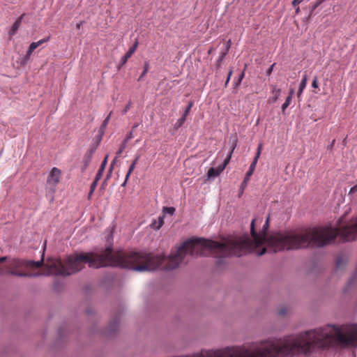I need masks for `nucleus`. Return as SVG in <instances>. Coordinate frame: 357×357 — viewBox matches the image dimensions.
Listing matches in <instances>:
<instances>
[{
  "label": "nucleus",
  "mask_w": 357,
  "mask_h": 357,
  "mask_svg": "<svg viewBox=\"0 0 357 357\" xmlns=\"http://www.w3.org/2000/svg\"><path fill=\"white\" fill-rule=\"evenodd\" d=\"M107 245L105 248L91 252L75 253L67 257L64 261L60 259L50 257L46 267L55 275L63 277L77 273L86 264L89 268L119 267L136 272L153 271L160 268L165 257L152 255L146 252H114L112 233L105 236Z\"/></svg>",
  "instance_id": "nucleus-1"
},
{
  "label": "nucleus",
  "mask_w": 357,
  "mask_h": 357,
  "mask_svg": "<svg viewBox=\"0 0 357 357\" xmlns=\"http://www.w3.org/2000/svg\"><path fill=\"white\" fill-rule=\"evenodd\" d=\"M339 236L342 242L352 241L357 239V217L349 222L342 223L337 220L336 229L331 226L310 227L305 231L296 233L279 234L270 238L274 252L298 250L303 248H323L335 242Z\"/></svg>",
  "instance_id": "nucleus-2"
},
{
  "label": "nucleus",
  "mask_w": 357,
  "mask_h": 357,
  "mask_svg": "<svg viewBox=\"0 0 357 357\" xmlns=\"http://www.w3.org/2000/svg\"><path fill=\"white\" fill-rule=\"evenodd\" d=\"M255 219H253L250 224V234L252 239L248 235L235 236L227 238L225 242H219L204 238H192L185 241V243L192 244L194 253L202 255L200 252H195L196 245H202L208 249H218L229 256L241 257L251 253L255 248L263 245V238L256 231L255 228Z\"/></svg>",
  "instance_id": "nucleus-3"
},
{
  "label": "nucleus",
  "mask_w": 357,
  "mask_h": 357,
  "mask_svg": "<svg viewBox=\"0 0 357 357\" xmlns=\"http://www.w3.org/2000/svg\"><path fill=\"white\" fill-rule=\"evenodd\" d=\"M185 241L180 246H178L174 253H172L170 256L167 259V264L162 268L165 271H171L174 270L178 267L179 264L184 262L185 257L187 255H190L191 257H203L206 256L205 250H215L219 253L223 254V255L219 256L216 259V265L221 266L225 264V257H229L224 252L219 250L218 249H208L202 245H197L195 248V252H200L202 255H198L197 253H194L192 244L188 243L185 245Z\"/></svg>",
  "instance_id": "nucleus-4"
},
{
  "label": "nucleus",
  "mask_w": 357,
  "mask_h": 357,
  "mask_svg": "<svg viewBox=\"0 0 357 357\" xmlns=\"http://www.w3.org/2000/svg\"><path fill=\"white\" fill-rule=\"evenodd\" d=\"M121 312L115 313L108 326L102 331L103 335L110 337L116 335L119 329Z\"/></svg>",
  "instance_id": "nucleus-5"
},
{
  "label": "nucleus",
  "mask_w": 357,
  "mask_h": 357,
  "mask_svg": "<svg viewBox=\"0 0 357 357\" xmlns=\"http://www.w3.org/2000/svg\"><path fill=\"white\" fill-rule=\"evenodd\" d=\"M95 146L90 147L86 151V152L84 153L83 158H82V165L81 166V172H84L86 169H87L89 165L90 164L92 156L96 152Z\"/></svg>",
  "instance_id": "nucleus-6"
},
{
  "label": "nucleus",
  "mask_w": 357,
  "mask_h": 357,
  "mask_svg": "<svg viewBox=\"0 0 357 357\" xmlns=\"http://www.w3.org/2000/svg\"><path fill=\"white\" fill-rule=\"evenodd\" d=\"M61 170L56 167H53L47 177V182L55 186L59 182Z\"/></svg>",
  "instance_id": "nucleus-7"
},
{
  "label": "nucleus",
  "mask_w": 357,
  "mask_h": 357,
  "mask_svg": "<svg viewBox=\"0 0 357 357\" xmlns=\"http://www.w3.org/2000/svg\"><path fill=\"white\" fill-rule=\"evenodd\" d=\"M138 40L136 39L133 45L129 48L128 51L125 54V55L121 58V61L119 64L118 65L117 68L119 70L121 68V67L126 64L128 59L131 57L132 54L135 52L137 46H138Z\"/></svg>",
  "instance_id": "nucleus-8"
},
{
  "label": "nucleus",
  "mask_w": 357,
  "mask_h": 357,
  "mask_svg": "<svg viewBox=\"0 0 357 357\" xmlns=\"http://www.w3.org/2000/svg\"><path fill=\"white\" fill-rule=\"evenodd\" d=\"M230 45L231 41L230 40H229L227 44H225V50L220 53L219 58L216 61L215 67L217 70L220 69V68L221 67V63L225 57L226 56V55L227 54L230 48Z\"/></svg>",
  "instance_id": "nucleus-9"
},
{
  "label": "nucleus",
  "mask_w": 357,
  "mask_h": 357,
  "mask_svg": "<svg viewBox=\"0 0 357 357\" xmlns=\"http://www.w3.org/2000/svg\"><path fill=\"white\" fill-rule=\"evenodd\" d=\"M224 170V166H218V167H211L207 172V179L215 178L218 176Z\"/></svg>",
  "instance_id": "nucleus-10"
},
{
  "label": "nucleus",
  "mask_w": 357,
  "mask_h": 357,
  "mask_svg": "<svg viewBox=\"0 0 357 357\" xmlns=\"http://www.w3.org/2000/svg\"><path fill=\"white\" fill-rule=\"evenodd\" d=\"M320 6L317 1L312 2L309 7L308 15L303 20L304 22H309L313 15L317 14L316 9Z\"/></svg>",
  "instance_id": "nucleus-11"
},
{
  "label": "nucleus",
  "mask_w": 357,
  "mask_h": 357,
  "mask_svg": "<svg viewBox=\"0 0 357 357\" xmlns=\"http://www.w3.org/2000/svg\"><path fill=\"white\" fill-rule=\"evenodd\" d=\"M269 220L270 215L267 216L265 223L262 227V229L259 234V236H261V237L263 238V244L265 243V242L268 240L267 231L269 228Z\"/></svg>",
  "instance_id": "nucleus-12"
},
{
  "label": "nucleus",
  "mask_w": 357,
  "mask_h": 357,
  "mask_svg": "<svg viewBox=\"0 0 357 357\" xmlns=\"http://www.w3.org/2000/svg\"><path fill=\"white\" fill-rule=\"evenodd\" d=\"M261 145L259 144L258 146V147H257L256 155H255L252 162H251V164L250 165L248 171L254 172V171H255V169L256 168V166H257V163L258 159H259V158L260 156V154H261Z\"/></svg>",
  "instance_id": "nucleus-13"
},
{
  "label": "nucleus",
  "mask_w": 357,
  "mask_h": 357,
  "mask_svg": "<svg viewBox=\"0 0 357 357\" xmlns=\"http://www.w3.org/2000/svg\"><path fill=\"white\" fill-rule=\"evenodd\" d=\"M23 15H22V16H20L19 18H17L16 20V21L13 23V24L12 25V26L10 27V30H9V35L11 36H13L16 33L17 31L18 30L20 24H21V22H22V17H23Z\"/></svg>",
  "instance_id": "nucleus-14"
},
{
  "label": "nucleus",
  "mask_w": 357,
  "mask_h": 357,
  "mask_svg": "<svg viewBox=\"0 0 357 357\" xmlns=\"http://www.w3.org/2000/svg\"><path fill=\"white\" fill-rule=\"evenodd\" d=\"M107 158H108V156L106 155L105 157V158L103 159V160L102 161L101 165L99 167V169L98 170V172L96 174V177H97V178H102L103 172H104L105 169V167H106L107 163Z\"/></svg>",
  "instance_id": "nucleus-15"
},
{
  "label": "nucleus",
  "mask_w": 357,
  "mask_h": 357,
  "mask_svg": "<svg viewBox=\"0 0 357 357\" xmlns=\"http://www.w3.org/2000/svg\"><path fill=\"white\" fill-rule=\"evenodd\" d=\"M236 144H237V137H235L234 139V142H233V145H232V148L229 152V153L228 154V155L227 156V158L225 159L222 165H220V166H224V169H225L227 165L228 164V162H229L230 160V158H231V154L236 146Z\"/></svg>",
  "instance_id": "nucleus-16"
},
{
  "label": "nucleus",
  "mask_w": 357,
  "mask_h": 357,
  "mask_svg": "<svg viewBox=\"0 0 357 357\" xmlns=\"http://www.w3.org/2000/svg\"><path fill=\"white\" fill-rule=\"evenodd\" d=\"M103 135L104 134H102L101 132H98V135L96 136L95 139H93V142L90 144L89 146H95V149L96 150L102 140Z\"/></svg>",
  "instance_id": "nucleus-17"
},
{
  "label": "nucleus",
  "mask_w": 357,
  "mask_h": 357,
  "mask_svg": "<svg viewBox=\"0 0 357 357\" xmlns=\"http://www.w3.org/2000/svg\"><path fill=\"white\" fill-rule=\"evenodd\" d=\"M111 114H112V112H110L109 114V115L104 119V121H102V123L99 128L98 132H101L102 134L105 133V129L107 126V124L109 123Z\"/></svg>",
  "instance_id": "nucleus-18"
},
{
  "label": "nucleus",
  "mask_w": 357,
  "mask_h": 357,
  "mask_svg": "<svg viewBox=\"0 0 357 357\" xmlns=\"http://www.w3.org/2000/svg\"><path fill=\"white\" fill-rule=\"evenodd\" d=\"M140 158V155H137L129 167L128 171L127 172V178H129L130 174L132 172L133 169L135 167L136 164L137 163L139 159Z\"/></svg>",
  "instance_id": "nucleus-19"
},
{
  "label": "nucleus",
  "mask_w": 357,
  "mask_h": 357,
  "mask_svg": "<svg viewBox=\"0 0 357 357\" xmlns=\"http://www.w3.org/2000/svg\"><path fill=\"white\" fill-rule=\"evenodd\" d=\"M6 274L11 275H15V276H17V277H21V278H25V277H26V273L20 272V271H15L7 270V271H6Z\"/></svg>",
  "instance_id": "nucleus-20"
},
{
  "label": "nucleus",
  "mask_w": 357,
  "mask_h": 357,
  "mask_svg": "<svg viewBox=\"0 0 357 357\" xmlns=\"http://www.w3.org/2000/svg\"><path fill=\"white\" fill-rule=\"evenodd\" d=\"M246 68H247V65L245 64L243 71L239 75L238 79L236 81H234V85L235 86H238V85L241 84V82L245 76V70H246Z\"/></svg>",
  "instance_id": "nucleus-21"
},
{
  "label": "nucleus",
  "mask_w": 357,
  "mask_h": 357,
  "mask_svg": "<svg viewBox=\"0 0 357 357\" xmlns=\"http://www.w3.org/2000/svg\"><path fill=\"white\" fill-rule=\"evenodd\" d=\"M186 120V116L185 115H183L181 116V118H179L177 121L174 124V128L176 130L178 129L179 128H181L183 124L184 123V122Z\"/></svg>",
  "instance_id": "nucleus-22"
},
{
  "label": "nucleus",
  "mask_w": 357,
  "mask_h": 357,
  "mask_svg": "<svg viewBox=\"0 0 357 357\" xmlns=\"http://www.w3.org/2000/svg\"><path fill=\"white\" fill-rule=\"evenodd\" d=\"M149 63L148 61H145L144 64L143 71L141 73V75H139V77L138 78V81H140L142 79V78L146 75V74L149 71Z\"/></svg>",
  "instance_id": "nucleus-23"
},
{
  "label": "nucleus",
  "mask_w": 357,
  "mask_h": 357,
  "mask_svg": "<svg viewBox=\"0 0 357 357\" xmlns=\"http://www.w3.org/2000/svg\"><path fill=\"white\" fill-rule=\"evenodd\" d=\"M175 211H176V209L173 206H170V207L163 206V208H162V214L165 215V213H168L170 215H173L174 214V213H175Z\"/></svg>",
  "instance_id": "nucleus-24"
},
{
  "label": "nucleus",
  "mask_w": 357,
  "mask_h": 357,
  "mask_svg": "<svg viewBox=\"0 0 357 357\" xmlns=\"http://www.w3.org/2000/svg\"><path fill=\"white\" fill-rule=\"evenodd\" d=\"M344 264H345V261L342 259V257H338L336 259V261H335V268H336V269H339V268H342V266H344Z\"/></svg>",
  "instance_id": "nucleus-25"
},
{
  "label": "nucleus",
  "mask_w": 357,
  "mask_h": 357,
  "mask_svg": "<svg viewBox=\"0 0 357 357\" xmlns=\"http://www.w3.org/2000/svg\"><path fill=\"white\" fill-rule=\"evenodd\" d=\"M21 265L27 267L34 268V261L33 260H23Z\"/></svg>",
  "instance_id": "nucleus-26"
},
{
  "label": "nucleus",
  "mask_w": 357,
  "mask_h": 357,
  "mask_svg": "<svg viewBox=\"0 0 357 357\" xmlns=\"http://www.w3.org/2000/svg\"><path fill=\"white\" fill-rule=\"evenodd\" d=\"M307 82V74H305V75H303V78L300 82L299 89L304 90V89L306 87Z\"/></svg>",
  "instance_id": "nucleus-27"
},
{
  "label": "nucleus",
  "mask_w": 357,
  "mask_h": 357,
  "mask_svg": "<svg viewBox=\"0 0 357 357\" xmlns=\"http://www.w3.org/2000/svg\"><path fill=\"white\" fill-rule=\"evenodd\" d=\"M291 101V98L290 97H287L284 102L282 105L281 109L282 112L284 113L285 109L289 106Z\"/></svg>",
  "instance_id": "nucleus-28"
},
{
  "label": "nucleus",
  "mask_w": 357,
  "mask_h": 357,
  "mask_svg": "<svg viewBox=\"0 0 357 357\" xmlns=\"http://www.w3.org/2000/svg\"><path fill=\"white\" fill-rule=\"evenodd\" d=\"M164 218H165L164 214L159 215L158 224H157V227H156V230H159L162 227V226L164 225Z\"/></svg>",
  "instance_id": "nucleus-29"
},
{
  "label": "nucleus",
  "mask_w": 357,
  "mask_h": 357,
  "mask_svg": "<svg viewBox=\"0 0 357 357\" xmlns=\"http://www.w3.org/2000/svg\"><path fill=\"white\" fill-rule=\"evenodd\" d=\"M126 144H127L126 142H125L123 141L122 142V143L121 144V145L119 146V150L116 153V157H119L120 156V155L122 153L123 150L126 148Z\"/></svg>",
  "instance_id": "nucleus-30"
},
{
  "label": "nucleus",
  "mask_w": 357,
  "mask_h": 357,
  "mask_svg": "<svg viewBox=\"0 0 357 357\" xmlns=\"http://www.w3.org/2000/svg\"><path fill=\"white\" fill-rule=\"evenodd\" d=\"M280 92H281L280 89H277L275 86H273L272 93H275V96L273 98V100H272L273 102L277 101V100L278 99V97L280 94Z\"/></svg>",
  "instance_id": "nucleus-31"
},
{
  "label": "nucleus",
  "mask_w": 357,
  "mask_h": 357,
  "mask_svg": "<svg viewBox=\"0 0 357 357\" xmlns=\"http://www.w3.org/2000/svg\"><path fill=\"white\" fill-rule=\"evenodd\" d=\"M44 261V254L42 255L41 259L39 261H34V268H40L43 265Z\"/></svg>",
  "instance_id": "nucleus-32"
},
{
  "label": "nucleus",
  "mask_w": 357,
  "mask_h": 357,
  "mask_svg": "<svg viewBox=\"0 0 357 357\" xmlns=\"http://www.w3.org/2000/svg\"><path fill=\"white\" fill-rule=\"evenodd\" d=\"M253 172H250V171H248L245 175V177L243 180V184H245V183H248L249 180H250V176L252 175Z\"/></svg>",
  "instance_id": "nucleus-33"
},
{
  "label": "nucleus",
  "mask_w": 357,
  "mask_h": 357,
  "mask_svg": "<svg viewBox=\"0 0 357 357\" xmlns=\"http://www.w3.org/2000/svg\"><path fill=\"white\" fill-rule=\"evenodd\" d=\"M100 178H97V177L95 176V178L93 180V181L91 183V185H90V190H91L92 191H94L95 189L97 187V185H98V181L100 180Z\"/></svg>",
  "instance_id": "nucleus-34"
},
{
  "label": "nucleus",
  "mask_w": 357,
  "mask_h": 357,
  "mask_svg": "<svg viewBox=\"0 0 357 357\" xmlns=\"http://www.w3.org/2000/svg\"><path fill=\"white\" fill-rule=\"evenodd\" d=\"M192 105H193V102L192 101H190L188 102V105L187 107L184 110V112H183V115H185V116H187V115L190 112V110L191 109Z\"/></svg>",
  "instance_id": "nucleus-35"
},
{
  "label": "nucleus",
  "mask_w": 357,
  "mask_h": 357,
  "mask_svg": "<svg viewBox=\"0 0 357 357\" xmlns=\"http://www.w3.org/2000/svg\"><path fill=\"white\" fill-rule=\"evenodd\" d=\"M50 36H47V37H46V38H43V39H41V40H38V41H37V42H35V43H36V46H37V47H38V46H40V45H42L43 43H46V42L49 41V40H50Z\"/></svg>",
  "instance_id": "nucleus-36"
},
{
  "label": "nucleus",
  "mask_w": 357,
  "mask_h": 357,
  "mask_svg": "<svg viewBox=\"0 0 357 357\" xmlns=\"http://www.w3.org/2000/svg\"><path fill=\"white\" fill-rule=\"evenodd\" d=\"M131 107V101L129 100L128 104L125 106L124 109L122 110L121 113L123 115L126 114L128 111L130 109Z\"/></svg>",
  "instance_id": "nucleus-37"
},
{
  "label": "nucleus",
  "mask_w": 357,
  "mask_h": 357,
  "mask_svg": "<svg viewBox=\"0 0 357 357\" xmlns=\"http://www.w3.org/2000/svg\"><path fill=\"white\" fill-rule=\"evenodd\" d=\"M43 275V273H42L40 272L31 273H26V277H28V278L38 277V276H40V275Z\"/></svg>",
  "instance_id": "nucleus-38"
},
{
  "label": "nucleus",
  "mask_w": 357,
  "mask_h": 357,
  "mask_svg": "<svg viewBox=\"0 0 357 357\" xmlns=\"http://www.w3.org/2000/svg\"><path fill=\"white\" fill-rule=\"evenodd\" d=\"M278 314L280 316H284L287 313V308L285 307H282L278 310Z\"/></svg>",
  "instance_id": "nucleus-39"
},
{
  "label": "nucleus",
  "mask_w": 357,
  "mask_h": 357,
  "mask_svg": "<svg viewBox=\"0 0 357 357\" xmlns=\"http://www.w3.org/2000/svg\"><path fill=\"white\" fill-rule=\"evenodd\" d=\"M133 137V135H132V130H131L130 132H129L126 138L123 139V142H128L130 139H131Z\"/></svg>",
  "instance_id": "nucleus-40"
},
{
  "label": "nucleus",
  "mask_w": 357,
  "mask_h": 357,
  "mask_svg": "<svg viewBox=\"0 0 357 357\" xmlns=\"http://www.w3.org/2000/svg\"><path fill=\"white\" fill-rule=\"evenodd\" d=\"M248 183L243 184V181L241 182L240 188H239V195H242L245 188L247 187Z\"/></svg>",
  "instance_id": "nucleus-41"
},
{
  "label": "nucleus",
  "mask_w": 357,
  "mask_h": 357,
  "mask_svg": "<svg viewBox=\"0 0 357 357\" xmlns=\"http://www.w3.org/2000/svg\"><path fill=\"white\" fill-rule=\"evenodd\" d=\"M232 75V69H231L229 71V73H228V75H227V79L225 81V87H227L229 82V80H230V77Z\"/></svg>",
  "instance_id": "nucleus-42"
},
{
  "label": "nucleus",
  "mask_w": 357,
  "mask_h": 357,
  "mask_svg": "<svg viewBox=\"0 0 357 357\" xmlns=\"http://www.w3.org/2000/svg\"><path fill=\"white\" fill-rule=\"evenodd\" d=\"M29 59H30V56L26 54V55L22 59L21 64L22 65L26 64Z\"/></svg>",
  "instance_id": "nucleus-43"
},
{
  "label": "nucleus",
  "mask_w": 357,
  "mask_h": 357,
  "mask_svg": "<svg viewBox=\"0 0 357 357\" xmlns=\"http://www.w3.org/2000/svg\"><path fill=\"white\" fill-rule=\"evenodd\" d=\"M275 65V63H273L272 64L266 71V75L267 76H269L271 75V74L272 73V71H273V67Z\"/></svg>",
  "instance_id": "nucleus-44"
},
{
  "label": "nucleus",
  "mask_w": 357,
  "mask_h": 357,
  "mask_svg": "<svg viewBox=\"0 0 357 357\" xmlns=\"http://www.w3.org/2000/svg\"><path fill=\"white\" fill-rule=\"evenodd\" d=\"M267 251V249L266 248H263L260 250H259L257 253V256H262L264 255Z\"/></svg>",
  "instance_id": "nucleus-45"
},
{
  "label": "nucleus",
  "mask_w": 357,
  "mask_h": 357,
  "mask_svg": "<svg viewBox=\"0 0 357 357\" xmlns=\"http://www.w3.org/2000/svg\"><path fill=\"white\" fill-rule=\"evenodd\" d=\"M117 158L118 157H116V155L115 158L113 159V160L111 162L109 167V169L113 170L114 165L116 162Z\"/></svg>",
  "instance_id": "nucleus-46"
},
{
  "label": "nucleus",
  "mask_w": 357,
  "mask_h": 357,
  "mask_svg": "<svg viewBox=\"0 0 357 357\" xmlns=\"http://www.w3.org/2000/svg\"><path fill=\"white\" fill-rule=\"evenodd\" d=\"M112 171L113 170H111V169H108L107 173L106 176L105 178V182H107V181L110 178V177L112 176Z\"/></svg>",
  "instance_id": "nucleus-47"
},
{
  "label": "nucleus",
  "mask_w": 357,
  "mask_h": 357,
  "mask_svg": "<svg viewBox=\"0 0 357 357\" xmlns=\"http://www.w3.org/2000/svg\"><path fill=\"white\" fill-rule=\"evenodd\" d=\"M312 88H318V82H317V77H315L312 82Z\"/></svg>",
  "instance_id": "nucleus-48"
},
{
  "label": "nucleus",
  "mask_w": 357,
  "mask_h": 357,
  "mask_svg": "<svg viewBox=\"0 0 357 357\" xmlns=\"http://www.w3.org/2000/svg\"><path fill=\"white\" fill-rule=\"evenodd\" d=\"M157 224H158V222L156 221V220H153L150 225V227L156 230Z\"/></svg>",
  "instance_id": "nucleus-49"
},
{
  "label": "nucleus",
  "mask_w": 357,
  "mask_h": 357,
  "mask_svg": "<svg viewBox=\"0 0 357 357\" xmlns=\"http://www.w3.org/2000/svg\"><path fill=\"white\" fill-rule=\"evenodd\" d=\"M357 192V183L351 188L349 194H354Z\"/></svg>",
  "instance_id": "nucleus-50"
},
{
  "label": "nucleus",
  "mask_w": 357,
  "mask_h": 357,
  "mask_svg": "<svg viewBox=\"0 0 357 357\" xmlns=\"http://www.w3.org/2000/svg\"><path fill=\"white\" fill-rule=\"evenodd\" d=\"M303 1V0H293L292 2H291V4L294 7H296L297 6H298V4H300L301 2Z\"/></svg>",
  "instance_id": "nucleus-51"
},
{
  "label": "nucleus",
  "mask_w": 357,
  "mask_h": 357,
  "mask_svg": "<svg viewBox=\"0 0 357 357\" xmlns=\"http://www.w3.org/2000/svg\"><path fill=\"white\" fill-rule=\"evenodd\" d=\"M38 47L36 46L35 42H33L30 44L29 48L30 49L31 51H34Z\"/></svg>",
  "instance_id": "nucleus-52"
},
{
  "label": "nucleus",
  "mask_w": 357,
  "mask_h": 357,
  "mask_svg": "<svg viewBox=\"0 0 357 357\" xmlns=\"http://www.w3.org/2000/svg\"><path fill=\"white\" fill-rule=\"evenodd\" d=\"M94 313L93 309L91 307H88L86 310V314L87 315H91Z\"/></svg>",
  "instance_id": "nucleus-53"
},
{
  "label": "nucleus",
  "mask_w": 357,
  "mask_h": 357,
  "mask_svg": "<svg viewBox=\"0 0 357 357\" xmlns=\"http://www.w3.org/2000/svg\"><path fill=\"white\" fill-rule=\"evenodd\" d=\"M335 139H333V141H332V142H331V143L327 146V149H333V146H334V144H335Z\"/></svg>",
  "instance_id": "nucleus-54"
},
{
  "label": "nucleus",
  "mask_w": 357,
  "mask_h": 357,
  "mask_svg": "<svg viewBox=\"0 0 357 357\" xmlns=\"http://www.w3.org/2000/svg\"><path fill=\"white\" fill-rule=\"evenodd\" d=\"M294 94V89L291 88L289 89V95L287 97H290L292 99Z\"/></svg>",
  "instance_id": "nucleus-55"
},
{
  "label": "nucleus",
  "mask_w": 357,
  "mask_h": 357,
  "mask_svg": "<svg viewBox=\"0 0 357 357\" xmlns=\"http://www.w3.org/2000/svg\"><path fill=\"white\" fill-rule=\"evenodd\" d=\"M84 23V21H81V22H79V23H77V24H76V28H77V29H80V27H81V26H82Z\"/></svg>",
  "instance_id": "nucleus-56"
},
{
  "label": "nucleus",
  "mask_w": 357,
  "mask_h": 357,
  "mask_svg": "<svg viewBox=\"0 0 357 357\" xmlns=\"http://www.w3.org/2000/svg\"><path fill=\"white\" fill-rule=\"evenodd\" d=\"M303 89H299V88H298V92H297V96H298V98H299V97L301 96V94H302V93H303Z\"/></svg>",
  "instance_id": "nucleus-57"
},
{
  "label": "nucleus",
  "mask_w": 357,
  "mask_h": 357,
  "mask_svg": "<svg viewBox=\"0 0 357 357\" xmlns=\"http://www.w3.org/2000/svg\"><path fill=\"white\" fill-rule=\"evenodd\" d=\"M128 178H127V174L126 175V178H125V181L124 182L121 184V186L122 187H125L126 183H127V181H128Z\"/></svg>",
  "instance_id": "nucleus-58"
},
{
  "label": "nucleus",
  "mask_w": 357,
  "mask_h": 357,
  "mask_svg": "<svg viewBox=\"0 0 357 357\" xmlns=\"http://www.w3.org/2000/svg\"><path fill=\"white\" fill-rule=\"evenodd\" d=\"M295 9V14L298 15L300 13V8L297 6L296 7H294Z\"/></svg>",
  "instance_id": "nucleus-59"
},
{
  "label": "nucleus",
  "mask_w": 357,
  "mask_h": 357,
  "mask_svg": "<svg viewBox=\"0 0 357 357\" xmlns=\"http://www.w3.org/2000/svg\"><path fill=\"white\" fill-rule=\"evenodd\" d=\"M6 259H7L6 257H0V263L4 262L6 260Z\"/></svg>",
  "instance_id": "nucleus-60"
},
{
  "label": "nucleus",
  "mask_w": 357,
  "mask_h": 357,
  "mask_svg": "<svg viewBox=\"0 0 357 357\" xmlns=\"http://www.w3.org/2000/svg\"><path fill=\"white\" fill-rule=\"evenodd\" d=\"M94 191H92L91 190H89V195H88V199H89L93 195Z\"/></svg>",
  "instance_id": "nucleus-61"
},
{
  "label": "nucleus",
  "mask_w": 357,
  "mask_h": 357,
  "mask_svg": "<svg viewBox=\"0 0 357 357\" xmlns=\"http://www.w3.org/2000/svg\"><path fill=\"white\" fill-rule=\"evenodd\" d=\"M32 52H33V51H31L30 49L29 48L28 50L26 51V54L29 55V56H31V54Z\"/></svg>",
  "instance_id": "nucleus-62"
},
{
  "label": "nucleus",
  "mask_w": 357,
  "mask_h": 357,
  "mask_svg": "<svg viewBox=\"0 0 357 357\" xmlns=\"http://www.w3.org/2000/svg\"><path fill=\"white\" fill-rule=\"evenodd\" d=\"M62 330H63V328H62L61 327V328H59V330H58V333H59V335L60 336H61V334H62Z\"/></svg>",
  "instance_id": "nucleus-63"
},
{
  "label": "nucleus",
  "mask_w": 357,
  "mask_h": 357,
  "mask_svg": "<svg viewBox=\"0 0 357 357\" xmlns=\"http://www.w3.org/2000/svg\"><path fill=\"white\" fill-rule=\"evenodd\" d=\"M137 126H138V123H135V124L132 126V130H132V131H133L135 128H137Z\"/></svg>",
  "instance_id": "nucleus-64"
}]
</instances>
